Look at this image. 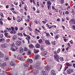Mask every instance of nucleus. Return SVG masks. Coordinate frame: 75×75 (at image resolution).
<instances>
[{
  "label": "nucleus",
  "mask_w": 75,
  "mask_h": 75,
  "mask_svg": "<svg viewBox=\"0 0 75 75\" xmlns=\"http://www.w3.org/2000/svg\"><path fill=\"white\" fill-rule=\"evenodd\" d=\"M8 57L7 56H5L4 58V59L5 61H7V60H8Z\"/></svg>",
  "instance_id": "20"
},
{
  "label": "nucleus",
  "mask_w": 75,
  "mask_h": 75,
  "mask_svg": "<svg viewBox=\"0 0 75 75\" xmlns=\"http://www.w3.org/2000/svg\"><path fill=\"white\" fill-rule=\"evenodd\" d=\"M11 29L12 30V31H13V30H14V28L11 27Z\"/></svg>",
  "instance_id": "51"
},
{
  "label": "nucleus",
  "mask_w": 75,
  "mask_h": 75,
  "mask_svg": "<svg viewBox=\"0 0 75 75\" xmlns=\"http://www.w3.org/2000/svg\"><path fill=\"white\" fill-rule=\"evenodd\" d=\"M52 27H54V28H56V27H57V26L55 25H53L52 26Z\"/></svg>",
  "instance_id": "57"
},
{
  "label": "nucleus",
  "mask_w": 75,
  "mask_h": 75,
  "mask_svg": "<svg viewBox=\"0 0 75 75\" xmlns=\"http://www.w3.org/2000/svg\"><path fill=\"white\" fill-rule=\"evenodd\" d=\"M19 50L21 52H23L24 51V49L22 48V47H21L19 48Z\"/></svg>",
  "instance_id": "11"
},
{
  "label": "nucleus",
  "mask_w": 75,
  "mask_h": 75,
  "mask_svg": "<svg viewBox=\"0 0 75 75\" xmlns=\"http://www.w3.org/2000/svg\"><path fill=\"white\" fill-rule=\"evenodd\" d=\"M45 33L46 34V36L47 37H49L50 36V34L49 33Z\"/></svg>",
  "instance_id": "30"
},
{
  "label": "nucleus",
  "mask_w": 75,
  "mask_h": 75,
  "mask_svg": "<svg viewBox=\"0 0 75 75\" xmlns=\"http://www.w3.org/2000/svg\"><path fill=\"white\" fill-rule=\"evenodd\" d=\"M17 37L16 36V35L14 36H13V41H14V40H15L16 39Z\"/></svg>",
  "instance_id": "21"
},
{
  "label": "nucleus",
  "mask_w": 75,
  "mask_h": 75,
  "mask_svg": "<svg viewBox=\"0 0 75 75\" xmlns=\"http://www.w3.org/2000/svg\"><path fill=\"white\" fill-rule=\"evenodd\" d=\"M8 31V30L7 29H5L4 30V33H6V32H7V31Z\"/></svg>",
  "instance_id": "55"
},
{
  "label": "nucleus",
  "mask_w": 75,
  "mask_h": 75,
  "mask_svg": "<svg viewBox=\"0 0 75 75\" xmlns=\"http://www.w3.org/2000/svg\"><path fill=\"white\" fill-rule=\"evenodd\" d=\"M0 15L1 16V17H2L3 18H4V16H3V13H1L0 14Z\"/></svg>",
  "instance_id": "42"
},
{
  "label": "nucleus",
  "mask_w": 75,
  "mask_h": 75,
  "mask_svg": "<svg viewBox=\"0 0 75 75\" xmlns=\"http://www.w3.org/2000/svg\"><path fill=\"white\" fill-rule=\"evenodd\" d=\"M42 72L43 75H47L48 73L47 71L43 70L42 71Z\"/></svg>",
  "instance_id": "7"
},
{
  "label": "nucleus",
  "mask_w": 75,
  "mask_h": 75,
  "mask_svg": "<svg viewBox=\"0 0 75 75\" xmlns=\"http://www.w3.org/2000/svg\"><path fill=\"white\" fill-rule=\"evenodd\" d=\"M8 20H11V18H10V17H8Z\"/></svg>",
  "instance_id": "64"
},
{
  "label": "nucleus",
  "mask_w": 75,
  "mask_h": 75,
  "mask_svg": "<svg viewBox=\"0 0 75 75\" xmlns=\"http://www.w3.org/2000/svg\"><path fill=\"white\" fill-rule=\"evenodd\" d=\"M60 2L61 4H64V0H61Z\"/></svg>",
  "instance_id": "37"
},
{
  "label": "nucleus",
  "mask_w": 75,
  "mask_h": 75,
  "mask_svg": "<svg viewBox=\"0 0 75 75\" xmlns=\"http://www.w3.org/2000/svg\"><path fill=\"white\" fill-rule=\"evenodd\" d=\"M72 28H73V29L75 30V25H73L72 26Z\"/></svg>",
  "instance_id": "54"
},
{
  "label": "nucleus",
  "mask_w": 75,
  "mask_h": 75,
  "mask_svg": "<svg viewBox=\"0 0 75 75\" xmlns=\"http://www.w3.org/2000/svg\"><path fill=\"white\" fill-rule=\"evenodd\" d=\"M2 73H1L0 75H5V71H2Z\"/></svg>",
  "instance_id": "32"
},
{
  "label": "nucleus",
  "mask_w": 75,
  "mask_h": 75,
  "mask_svg": "<svg viewBox=\"0 0 75 75\" xmlns=\"http://www.w3.org/2000/svg\"><path fill=\"white\" fill-rule=\"evenodd\" d=\"M26 39L28 40V44H30V40H29L28 39H27V38H26Z\"/></svg>",
  "instance_id": "61"
},
{
  "label": "nucleus",
  "mask_w": 75,
  "mask_h": 75,
  "mask_svg": "<svg viewBox=\"0 0 75 75\" xmlns=\"http://www.w3.org/2000/svg\"><path fill=\"white\" fill-rule=\"evenodd\" d=\"M30 69H33V66H32V65H30Z\"/></svg>",
  "instance_id": "60"
},
{
  "label": "nucleus",
  "mask_w": 75,
  "mask_h": 75,
  "mask_svg": "<svg viewBox=\"0 0 75 75\" xmlns=\"http://www.w3.org/2000/svg\"><path fill=\"white\" fill-rule=\"evenodd\" d=\"M16 33V32L15 30H11V31L10 32V33H11V34H15Z\"/></svg>",
  "instance_id": "17"
},
{
  "label": "nucleus",
  "mask_w": 75,
  "mask_h": 75,
  "mask_svg": "<svg viewBox=\"0 0 75 75\" xmlns=\"http://www.w3.org/2000/svg\"><path fill=\"white\" fill-rule=\"evenodd\" d=\"M9 41H10V39H7L6 40V42H9Z\"/></svg>",
  "instance_id": "39"
},
{
  "label": "nucleus",
  "mask_w": 75,
  "mask_h": 75,
  "mask_svg": "<svg viewBox=\"0 0 75 75\" xmlns=\"http://www.w3.org/2000/svg\"><path fill=\"white\" fill-rule=\"evenodd\" d=\"M4 37L3 35L2 34H0V38H3Z\"/></svg>",
  "instance_id": "41"
},
{
  "label": "nucleus",
  "mask_w": 75,
  "mask_h": 75,
  "mask_svg": "<svg viewBox=\"0 0 75 75\" xmlns=\"http://www.w3.org/2000/svg\"><path fill=\"white\" fill-rule=\"evenodd\" d=\"M67 66H68V67H70V66H71L72 65L71 64H69V63H67Z\"/></svg>",
  "instance_id": "36"
},
{
  "label": "nucleus",
  "mask_w": 75,
  "mask_h": 75,
  "mask_svg": "<svg viewBox=\"0 0 75 75\" xmlns=\"http://www.w3.org/2000/svg\"><path fill=\"white\" fill-rule=\"evenodd\" d=\"M1 47L2 48H7V45L5 44H2Z\"/></svg>",
  "instance_id": "4"
},
{
  "label": "nucleus",
  "mask_w": 75,
  "mask_h": 75,
  "mask_svg": "<svg viewBox=\"0 0 75 75\" xmlns=\"http://www.w3.org/2000/svg\"><path fill=\"white\" fill-rule=\"evenodd\" d=\"M15 29L16 31H18V27H15Z\"/></svg>",
  "instance_id": "43"
},
{
  "label": "nucleus",
  "mask_w": 75,
  "mask_h": 75,
  "mask_svg": "<svg viewBox=\"0 0 75 75\" xmlns=\"http://www.w3.org/2000/svg\"><path fill=\"white\" fill-rule=\"evenodd\" d=\"M39 57V55L38 54H35V59H38Z\"/></svg>",
  "instance_id": "13"
},
{
  "label": "nucleus",
  "mask_w": 75,
  "mask_h": 75,
  "mask_svg": "<svg viewBox=\"0 0 75 75\" xmlns=\"http://www.w3.org/2000/svg\"><path fill=\"white\" fill-rule=\"evenodd\" d=\"M74 72L73 69H68L67 71V72L68 74H70L71 73H72Z\"/></svg>",
  "instance_id": "2"
},
{
  "label": "nucleus",
  "mask_w": 75,
  "mask_h": 75,
  "mask_svg": "<svg viewBox=\"0 0 75 75\" xmlns=\"http://www.w3.org/2000/svg\"><path fill=\"white\" fill-rule=\"evenodd\" d=\"M59 13L60 14H61V15H62V11H61L59 10Z\"/></svg>",
  "instance_id": "58"
},
{
  "label": "nucleus",
  "mask_w": 75,
  "mask_h": 75,
  "mask_svg": "<svg viewBox=\"0 0 75 75\" xmlns=\"http://www.w3.org/2000/svg\"><path fill=\"white\" fill-rule=\"evenodd\" d=\"M33 1L34 5H35V1H34V0H33Z\"/></svg>",
  "instance_id": "62"
},
{
  "label": "nucleus",
  "mask_w": 75,
  "mask_h": 75,
  "mask_svg": "<svg viewBox=\"0 0 75 75\" xmlns=\"http://www.w3.org/2000/svg\"><path fill=\"white\" fill-rule=\"evenodd\" d=\"M10 65H11V66H14L15 65V64L14 63H13L12 62H10Z\"/></svg>",
  "instance_id": "24"
},
{
  "label": "nucleus",
  "mask_w": 75,
  "mask_h": 75,
  "mask_svg": "<svg viewBox=\"0 0 75 75\" xmlns=\"http://www.w3.org/2000/svg\"><path fill=\"white\" fill-rule=\"evenodd\" d=\"M67 45L68 46H69V47H70V48H71V46L70 45V44H69V43H68L67 44Z\"/></svg>",
  "instance_id": "49"
},
{
  "label": "nucleus",
  "mask_w": 75,
  "mask_h": 75,
  "mask_svg": "<svg viewBox=\"0 0 75 75\" xmlns=\"http://www.w3.org/2000/svg\"><path fill=\"white\" fill-rule=\"evenodd\" d=\"M52 45H55L56 44H55V41H53L52 42Z\"/></svg>",
  "instance_id": "29"
},
{
  "label": "nucleus",
  "mask_w": 75,
  "mask_h": 75,
  "mask_svg": "<svg viewBox=\"0 0 75 75\" xmlns=\"http://www.w3.org/2000/svg\"><path fill=\"white\" fill-rule=\"evenodd\" d=\"M58 38V35H56L55 37V39H57Z\"/></svg>",
  "instance_id": "50"
},
{
  "label": "nucleus",
  "mask_w": 75,
  "mask_h": 75,
  "mask_svg": "<svg viewBox=\"0 0 75 75\" xmlns=\"http://www.w3.org/2000/svg\"><path fill=\"white\" fill-rule=\"evenodd\" d=\"M21 42L20 41H18L16 43V45L19 46L20 45H21Z\"/></svg>",
  "instance_id": "3"
},
{
  "label": "nucleus",
  "mask_w": 75,
  "mask_h": 75,
  "mask_svg": "<svg viewBox=\"0 0 75 75\" xmlns=\"http://www.w3.org/2000/svg\"><path fill=\"white\" fill-rule=\"evenodd\" d=\"M21 21V18L18 17L17 21H18V22H20Z\"/></svg>",
  "instance_id": "16"
},
{
  "label": "nucleus",
  "mask_w": 75,
  "mask_h": 75,
  "mask_svg": "<svg viewBox=\"0 0 75 75\" xmlns=\"http://www.w3.org/2000/svg\"><path fill=\"white\" fill-rule=\"evenodd\" d=\"M17 59H19V60H21V61H22L23 60V58L21 57H18Z\"/></svg>",
  "instance_id": "27"
},
{
  "label": "nucleus",
  "mask_w": 75,
  "mask_h": 75,
  "mask_svg": "<svg viewBox=\"0 0 75 75\" xmlns=\"http://www.w3.org/2000/svg\"><path fill=\"white\" fill-rule=\"evenodd\" d=\"M28 28H29V29L30 31H32V28H31L30 27H29Z\"/></svg>",
  "instance_id": "63"
},
{
  "label": "nucleus",
  "mask_w": 75,
  "mask_h": 75,
  "mask_svg": "<svg viewBox=\"0 0 75 75\" xmlns=\"http://www.w3.org/2000/svg\"><path fill=\"white\" fill-rule=\"evenodd\" d=\"M27 5H25L24 6V8L25 10V11H27Z\"/></svg>",
  "instance_id": "28"
},
{
  "label": "nucleus",
  "mask_w": 75,
  "mask_h": 75,
  "mask_svg": "<svg viewBox=\"0 0 75 75\" xmlns=\"http://www.w3.org/2000/svg\"><path fill=\"white\" fill-rule=\"evenodd\" d=\"M5 41L4 39V38H1L0 39V42H2V41Z\"/></svg>",
  "instance_id": "25"
},
{
  "label": "nucleus",
  "mask_w": 75,
  "mask_h": 75,
  "mask_svg": "<svg viewBox=\"0 0 75 75\" xmlns=\"http://www.w3.org/2000/svg\"><path fill=\"white\" fill-rule=\"evenodd\" d=\"M28 50V49H27V48L26 47H25L24 49V51H27Z\"/></svg>",
  "instance_id": "46"
},
{
  "label": "nucleus",
  "mask_w": 75,
  "mask_h": 75,
  "mask_svg": "<svg viewBox=\"0 0 75 75\" xmlns=\"http://www.w3.org/2000/svg\"><path fill=\"white\" fill-rule=\"evenodd\" d=\"M45 71H50V67H48V66H46L45 68Z\"/></svg>",
  "instance_id": "6"
},
{
  "label": "nucleus",
  "mask_w": 75,
  "mask_h": 75,
  "mask_svg": "<svg viewBox=\"0 0 75 75\" xmlns=\"http://www.w3.org/2000/svg\"><path fill=\"white\" fill-rule=\"evenodd\" d=\"M18 35H19V36H21V37H23V35L22 34V33H18Z\"/></svg>",
  "instance_id": "23"
},
{
  "label": "nucleus",
  "mask_w": 75,
  "mask_h": 75,
  "mask_svg": "<svg viewBox=\"0 0 75 75\" xmlns=\"http://www.w3.org/2000/svg\"><path fill=\"white\" fill-rule=\"evenodd\" d=\"M28 47L30 48H34V46L33 44H31L29 45Z\"/></svg>",
  "instance_id": "18"
},
{
  "label": "nucleus",
  "mask_w": 75,
  "mask_h": 75,
  "mask_svg": "<svg viewBox=\"0 0 75 75\" xmlns=\"http://www.w3.org/2000/svg\"><path fill=\"white\" fill-rule=\"evenodd\" d=\"M54 59L55 60H56L57 62H59V56L57 53V51H54Z\"/></svg>",
  "instance_id": "1"
},
{
  "label": "nucleus",
  "mask_w": 75,
  "mask_h": 75,
  "mask_svg": "<svg viewBox=\"0 0 75 75\" xmlns=\"http://www.w3.org/2000/svg\"><path fill=\"white\" fill-rule=\"evenodd\" d=\"M60 51V49L59 48L58 49V50H57V53H59Z\"/></svg>",
  "instance_id": "48"
},
{
  "label": "nucleus",
  "mask_w": 75,
  "mask_h": 75,
  "mask_svg": "<svg viewBox=\"0 0 75 75\" xmlns=\"http://www.w3.org/2000/svg\"><path fill=\"white\" fill-rule=\"evenodd\" d=\"M65 14H69V12L66 11V12H65Z\"/></svg>",
  "instance_id": "53"
},
{
  "label": "nucleus",
  "mask_w": 75,
  "mask_h": 75,
  "mask_svg": "<svg viewBox=\"0 0 75 75\" xmlns=\"http://www.w3.org/2000/svg\"><path fill=\"white\" fill-rule=\"evenodd\" d=\"M45 42L46 44H47V45H50L51 44L50 42L48 40H45Z\"/></svg>",
  "instance_id": "9"
},
{
  "label": "nucleus",
  "mask_w": 75,
  "mask_h": 75,
  "mask_svg": "<svg viewBox=\"0 0 75 75\" xmlns=\"http://www.w3.org/2000/svg\"><path fill=\"white\" fill-rule=\"evenodd\" d=\"M6 30H8V31H11V28H6Z\"/></svg>",
  "instance_id": "34"
},
{
  "label": "nucleus",
  "mask_w": 75,
  "mask_h": 75,
  "mask_svg": "<svg viewBox=\"0 0 75 75\" xmlns=\"http://www.w3.org/2000/svg\"><path fill=\"white\" fill-rule=\"evenodd\" d=\"M27 61L29 63H32L33 62V60L31 59H27Z\"/></svg>",
  "instance_id": "10"
},
{
  "label": "nucleus",
  "mask_w": 75,
  "mask_h": 75,
  "mask_svg": "<svg viewBox=\"0 0 75 75\" xmlns=\"http://www.w3.org/2000/svg\"><path fill=\"white\" fill-rule=\"evenodd\" d=\"M35 30L36 31H38V33H40V31L39 30H38V29H35Z\"/></svg>",
  "instance_id": "45"
},
{
  "label": "nucleus",
  "mask_w": 75,
  "mask_h": 75,
  "mask_svg": "<svg viewBox=\"0 0 75 75\" xmlns=\"http://www.w3.org/2000/svg\"><path fill=\"white\" fill-rule=\"evenodd\" d=\"M5 36L7 37L8 36V33H5Z\"/></svg>",
  "instance_id": "40"
},
{
  "label": "nucleus",
  "mask_w": 75,
  "mask_h": 75,
  "mask_svg": "<svg viewBox=\"0 0 75 75\" xmlns=\"http://www.w3.org/2000/svg\"><path fill=\"white\" fill-rule=\"evenodd\" d=\"M39 44H41V43H42V39H40L39 40Z\"/></svg>",
  "instance_id": "26"
},
{
  "label": "nucleus",
  "mask_w": 75,
  "mask_h": 75,
  "mask_svg": "<svg viewBox=\"0 0 75 75\" xmlns=\"http://www.w3.org/2000/svg\"><path fill=\"white\" fill-rule=\"evenodd\" d=\"M35 47H36V48H39L40 47V45L38 43H37L35 45Z\"/></svg>",
  "instance_id": "12"
},
{
  "label": "nucleus",
  "mask_w": 75,
  "mask_h": 75,
  "mask_svg": "<svg viewBox=\"0 0 75 75\" xmlns=\"http://www.w3.org/2000/svg\"><path fill=\"white\" fill-rule=\"evenodd\" d=\"M3 57H4V55L1 52H0V58H3Z\"/></svg>",
  "instance_id": "15"
},
{
  "label": "nucleus",
  "mask_w": 75,
  "mask_h": 75,
  "mask_svg": "<svg viewBox=\"0 0 75 75\" xmlns=\"http://www.w3.org/2000/svg\"><path fill=\"white\" fill-rule=\"evenodd\" d=\"M23 29H24V28H23L21 27L20 28V30L21 31H22V30H23Z\"/></svg>",
  "instance_id": "52"
},
{
  "label": "nucleus",
  "mask_w": 75,
  "mask_h": 75,
  "mask_svg": "<svg viewBox=\"0 0 75 75\" xmlns=\"http://www.w3.org/2000/svg\"><path fill=\"white\" fill-rule=\"evenodd\" d=\"M37 6H38H38H40V4H39V2H37Z\"/></svg>",
  "instance_id": "56"
},
{
  "label": "nucleus",
  "mask_w": 75,
  "mask_h": 75,
  "mask_svg": "<svg viewBox=\"0 0 75 75\" xmlns=\"http://www.w3.org/2000/svg\"><path fill=\"white\" fill-rule=\"evenodd\" d=\"M47 5H51V2H50V1H47Z\"/></svg>",
  "instance_id": "35"
},
{
  "label": "nucleus",
  "mask_w": 75,
  "mask_h": 75,
  "mask_svg": "<svg viewBox=\"0 0 75 75\" xmlns=\"http://www.w3.org/2000/svg\"><path fill=\"white\" fill-rule=\"evenodd\" d=\"M70 22L71 23H72V24H75V20L74 19H71L70 21Z\"/></svg>",
  "instance_id": "8"
},
{
  "label": "nucleus",
  "mask_w": 75,
  "mask_h": 75,
  "mask_svg": "<svg viewBox=\"0 0 75 75\" xmlns=\"http://www.w3.org/2000/svg\"><path fill=\"white\" fill-rule=\"evenodd\" d=\"M51 75H56L55 72L54 70H52L51 71Z\"/></svg>",
  "instance_id": "5"
},
{
  "label": "nucleus",
  "mask_w": 75,
  "mask_h": 75,
  "mask_svg": "<svg viewBox=\"0 0 75 75\" xmlns=\"http://www.w3.org/2000/svg\"><path fill=\"white\" fill-rule=\"evenodd\" d=\"M34 52L35 54H37V53L39 52L38 50H36L35 49L34 50Z\"/></svg>",
  "instance_id": "14"
},
{
  "label": "nucleus",
  "mask_w": 75,
  "mask_h": 75,
  "mask_svg": "<svg viewBox=\"0 0 75 75\" xmlns=\"http://www.w3.org/2000/svg\"><path fill=\"white\" fill-rule=\"evenodd\" d=\"M11 50L12 51L14 52L16 51V50L14 49L13 47H11Z\"/></svg>",
  "instance_id": "33"
},
{
  "label": "nucleus",
  "mask_w": 75,
  "mask_h": 75,
  "mask_svg": "<svg viewBox=\"0 0 75 75\" xmlns=\"http://www.w3.org/2000/svg\"><path fill=\"white\" fill-rule=\"evenodd\" d=\"M54 11H55V12H56V13H57L58 12V9H55L54 10Z\"/></svg>",
  "instance_id": "44"
},
{
  "label": "nucleus",
  "mask_w": 75,
  "mask_h": 75,
  "mask_svg": "<svg viewBox=\"0 0 75 75\" xmlns=\"http://www.w3.org/2000/svg\"><path fill=\"white\" fill-rule=\"evenodd\" d=\"M6 66V63H4L2 64V67H4Z\"/></svg>",
  "instance_id": "19"
},
{
  "label": "nucleus",
  "mask_w": 75,
  "mask_h": 75,
  "mask_svg": "<svg viewBox=\"0 0 75 75\" xmlns=\"http://www.w3.org/2000/svg\"><path fill=\"white\" fill-rule=\"evenodd\" d=\"M50 7H51V6L49 5L47 6V7L48 9V10H50Z\"/></svg>",
  "instance_id": "47"
},
{
  "label": "nucleus",
  "mask_w": 75,
  "mask_h": 75,
  "mask_svg": "<svg viewBox=\"0 0 75 75\" xmlns=\"http://www.w3.org/2000/svg\"><path fill=\"white\" fill-rule=\"evenodd\" d=\"M26 21L27 22H28H28H29V21H30V19H28L26 20Z\"/></svg>",
  "instance_id": "59"
},
{
  "label": "nucleus",
  "mask_w": 75,
  "mask_h": 75,
  "mask_svg": "<svg viewBox=\"0 0 75 75\" xmlns=\"http://www.w3.org/2000/svg\"><path fill=\"white\" fill-rule=\"evenodd\" d=\"M60 61H61V62H62L63 61H64V59H63V57H60L59 58Z\"/></svg>",
  "instance_id": "22"
},
{
  "label": "nucleus",
  "mask_w": 75,
  "mask_h": 75,
  "mask_svg": "<svg viewBox=\"0 0 75 75\" xmlns=\"http://www.w3.org/2000/svg\"><path fill=\"white\" fill-rule=\"evenodd\" d=\"M47 22V21L46 20V21H42V23H43V24H46Z\"/></svg>",
  "instance_id": "31"
},
{
  "label": "nucleus",
  "mask_w": 75,
  "mask_h": 75,
  "mask_svg": "<svg viewBox=\"0 0 75 75\" xmlns=\"http://www.w3.org/2000/svg\"><path fill=\"white\" fill-rule=\"evenodd\" d=\"M28 55H30V54H31V51L30 50H28Z\"/></svg>",
  "instance_id": "38"
}]
</instances>
